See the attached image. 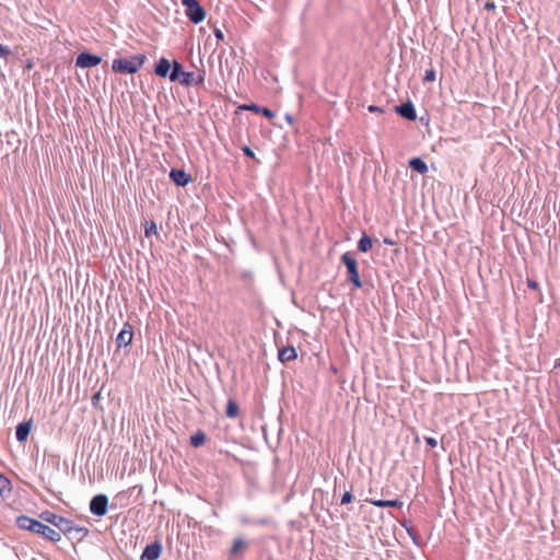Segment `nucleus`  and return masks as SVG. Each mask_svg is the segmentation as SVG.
I'll return each instance as SVG.
<instances>
[{"label": "nucleus", "instance_id": "f257e3e1", "mask_svg": "<svg viewBox=\"0 0 560 560\" xmlns=\"http://www.w3.org/2000/svg\"><path fill=\"white\" fill-rule=\"evenodd\" d=\"M39 517L57 527L59 529L58 533H62L70 540L81 541L89 535L88 528L79 526L73 521L57 515L54 512L44 511L39 514Z\"/></svg>", "mask_w": 560, "mask_h": 560}, {"label": "nucleus", "instance_id": "f03ea898", "mask_svg": "<svg viewBox=\"0 0 560 560\" xmlns=\"http://www.w3.org/2000/svg\"><path fill=\"white\" fill-rule=\"evenodd\" d=\"M145 60L144 54H136L130 58H116L113 60L112 70L119 74H135L142 68Z\"/></svg>", "mask_w": 560, "mask_h": 560}, {"label": "nucleus", "instance_id": "7ed1b4c3", "mask_svg": "<svg viewBox=\"0 0 560 560\" xmlns=\"http://www.w3.org/2000/svg\"><path fill=\"white\" fill-rule=\"evenodd\" d=\"M341 262L345 265L347 270V281L352 284L355 289H362L363 282L359 272V265L351 252H346L340 257Z\"/></svg>", "mask_w": 560, "mask_h": 560}, {"label": "nucleus", "instance_id": "20e7f679", "mask_svg": "<svg viewBox=\"0 0 560 560\" xmlns=\"http://www.w3.org/2000/svg\"><path fill=\"white\" fill-rule=\"evenodd\" d=\"M185 15L192 24L201 23L206 18V10L198 0H182Z\"/></svg>", "mask_w": 560, "mask_h": 560}, {"label": "nucleus", "instance_id": "39448f33", "mask_svg": "<svg viewBox=\"0 0 560 560\" xmlns=\"http://www.w3.org/2000/svg\"><path fill=\"white\" fill-rule=\"evenodd\" d=\"M90 512L98 517L104 516L108 511V498L104 493H98L92 497L90 501Z\"/></svg>", "mask_w": 560, "mask_h": 560}, {"label": "nucleus", "instance_id": "423d86ee", "mask_svg": "<svg viewBox=\"0 0 560 560\" xmlns=\"http://www.w3.org/2000/svg\"><path fill=\"white\" fill-rule=\"evenodd\" d=\"M102 62V57L84 50L77 56L75 67L81 69H90L98 66Z\"/></svg>", "mask_w": 560, "mask_h": 560}, {"label": "nucleus", "instance_id": "0eeeda50", "mask_svg": "<svg viewBox=\"0 0 560 560\" xmlns=\"http://www.w3.org/2000/svg\"><path fill=\"white\" fill-rule=\"evenodd\" d=\"M34 526L35 527L32 533H35L51 542H58L61 540V534L43 522L36 521Z\"/></svg>", "mask_w": 560, "mask_h": 560}, {"label": "nucleus", "instance_id": "6e6552de", "mask_svg": "<svg viewBox=\"0 0 560 560\" xmlns=\"http://www.w3.org/2000/svg\"><path fill=\"white\" fill-rule=\"evenodd\" d=\"M133 338V328L129 322L124 324L122 329L118 332L116 337V347L119 350L120 348H125L129 346Z\"/></svg>", "mask_w": 560, "mask_h": 560}, {"label": "nucleus", "instance_id": "1a4fd4ad", "mask_svg": "<svg viewBox=\"0 0 560 560\" xmlns=\"http://www.w3.org/2000/svg\"><path fill=\"white\" fill-rule=\"evenodd\" d=\"M168 177L178 187H186L191 182V175L184 168H171Z\"/></svg>", "mask_w": 560, "mask_h": 560}, {"label": "nucleus", "instance_id": "9d476101", "mask_svg": "<svg viewBox=\"0 0 560 560\" xmlns=\"http://www.w3.org/2000/svg\"><path fill=\"white\" fill-rule=\"evenodd\" d=\"M237 109L238 110H246V112H253L255 114H260L262 115L264 117H266L267 119H273L276 114L273 110H271L270 108L268 107H264V106H260L256 103H246V104H241L237 106Z\"/></svg>", "mask_w": 560, "mask_h": 560}, {"label": "nucleus", "instance_id": "9b49d317", "mask_svg": "<svg viewBox=\"0 0 560 560\" xmlns=\"http://www.w3.org/2000/svg\"><path fill=\"white\" fill-rule=\"evenodd\" d=\"M163 546L159 540L147 545L140 556V560H158L162 553Z\"/></svg>", "mask_w": 560, "mask_h": 560}, {"label": "nucleus", "instance_id": "f8f14e48", "mask_svg": "<svg viewBox=\"0 0 560 560\" xmlns=\"http://www.w3.org/2000/svg\"><path fill=\"white\" fill-rule=\"evenodd\" d=\"M396 113L407 120H416L417 119V110L411 101H407L401 103L395 107Z\"/></svg>", "mask_w": 560, "mask_h": 560}, {"label": "nucleus", "instance_id": "ddd939ff", "mask_svg": "<svg viewBox=\"0 0 560 560\" xmlns=\"http://www.w3.org/2000/svg\"><path fill=\"white\" fill-rule=\"evenodd\" d=\"M205 78L206 73L203 70L198 73L186 71L184 78L179 80V83L184 86L200 85L205 82Z\"/></svg>", "mask_w": 560, "mask_h": 560}, {"label": "nucleus", "instance_id": "4468645a", "mask_svg": "<svg viewBox=\"0 0 560 560\" xmlns=\"http://www.w3.org/2000/svg\"><path fill=\"white\" fill-rule=\"evenodd\" d=\"M248 547V542L243 537H236L233 539L231 549L229 551L230 558H237L244 555Z\"/></svg>", "mask_w": 560, "mask_h": 560}, {"label": "nucleus", "instance_id": "2eb2a0df", "mask_svg": "<svg viewBox=\"0 0 560 560\" xmlns=\"http://www.w3.org/2000/svg\"><path fill=\"white\" fill-rule=\"evenodd\" d=\"M32 427H33L32 420H26V421L20 422L15 427L16 441L20 443L25 442L31 433Z\"/></svg>", "mask_w": 560, "mask_h": 560}, {"label": "nucleus", "instance_id": "dca6fc26", "mask_svg": "<svg viewBox=\"0 0 560 560\" xmlns=\"http://www.w3.org/2000/svg\"><path fill=\"white\" fill-rule=\"evenodd\" d=\"M171 61L166 57H161L154 65L153 72L159 78H167L170 75Z\"/></svg>", "mask_w": 560, "mask_h": 560}, {"label": "nucleus", "instance_id": "f3484780", "mask_svg": "<svg viewBox=\"0 0 560 560\" xmlns=\"http://www.w3.org/2000/svg\"><path fill=\"white\" fill-rule=\"evenodd\" d=\"M366 502L376 508H396L401 509L404 502L398 499L383 500V499H366Z\"/></svg>", "mask_w": 560, "mask_h": 560}, {"label": "nucleus", "instance_id": "a211bd4d", "mask_svg": "<svg viewBox=\"0 0 560 560\" xmlns=\"http://www.w3.org/2000/svg\"><path fill=\"white\" fill-rule=\"evenodd\" d=\"M168 73L170 75H167V78L170 79L171 82H179V80L184 78L186 71H184L182 63L178 60L174 59L171 62V70Z\"/></svg>", "mask_w": 560, "mask_h": 560}, {"label": "nucleus", "instance_id": "6ab92c4d", "mask_svg": "<svg viewBox=\"0 0 560 560\" xmlns=\"http://www.w3.org/2000/svg\"><path fill=\"white\" fill-rule=\"evenodd\" d=\"M298 358L296 349L293 346L283 347L278 351V359L281 363L293 361Z\"/></svg>", "mask_w": 560, "mask_h": 560}, {"label": "nucleus", "instance_id": "aec40b11", "mask_svg": "<svg viewBox=\"0 0 560 560\" xmlns=\"http://www.w3.org/2000/svg\"><path fill=\"white\" fill-rule=\"evenodd\" d=\"M12 494V482L2 472H0V497L2 500L10 499Z\"/></svg>", "mask_w": 560, "mask_h": 560}, {"label": "nucleus", "instance_id": "412c9836", "mask_svg": "<svg viewBox=\"0 0 560 560\" xmlns=\"http://www.w3.org/2000/svg\"><path fill=\"white\" fill-rule=\"evenodd\" d=\"M37 520L33 518V517H30L27 515H20L16 517V526L20 528V529H24V530H28V532H33L34 529V525L36 523Z\"/></svg>", "mask_w": 560, "mask_h": 560}, {"label": "nucleus", "instance_id": "4be33fe9", "mask_svg": "<svg viewBox=\"0 0 560 560\" xmlns=\"http://www.w3.org/2000/svg\"><path fill=\"white\" fill-rule=\"evenodd\" d=\"M408 165L412 171H415L421 175H424L425 173H428L427 163L419 156L411 158L408 162Z\"/></svg>", "mask_w": 560, "mask_h": 560}, {"label": "nucleus", "instance_id": "5701e85b", "mask_svg": "<svg viewBox=\"0 0 560 560\" xmlns=\"http://www.w3.org/2000/svg\"><path fill=\"white\" fill-rule=\"evenodd\" d=\"M401 527H404L416 546H421V539L417 532L413 529L411 523L407 520L400 521Z\"/></svg>", "mask_w": 560, "mask_h": 560}, {"label": "nucleus", "instance_id": "b1692460", "mask_svg": "<svg viewBox=\"0 0 560 560\" xmlns=\"http://www.w3.org/2000/svg\"><path fill=\"white\" fill-rule=\"evenodd\" d=\"M401 527H404L416 546H421V539L417 532L413 529L411 523L407 520L400 521Z\"/></svg>", "mask_w": 560, "mask_h": 560}, {"label": "nucleus", "instance_id": "393cba45", "mask_svg": "<svg viewBox=\"0 0 560 560\" xmlns=\"http://www.w3.org/2000/svg\"><path fill=\"white\" fill-rule=\"evenodd\" d=\"M401 527H404L416 546H421V539L417 532L413 529L411 523L407 520L400 521Z\"/></svg>", "mask_w": 560, "mask_h": 560}, {"label": "nucleus", "instance_id": "a878e982", "mask_svg": "<svg viewBox=\"0 0 560 560\" xmlns=\"http://www.w3.org/2000/svg\"><path fill=\"white\" fill-rule=\"evenodd\" d=\"M373 247V238L369 236L365 232L362 233L359 242H358V250L361 253H368Z\"/></svg>", "mask_w": 560, "mask_h": 560}, {"label": "nucleus", "instance_id": "bb28decb", "mask_svg": "<svg viewBox=\"0 0 560 560\" xmlns=\"http://www.w3.org/2000/svg\"><path fill=\"white\" fill-rule=\"evenodd\" d=\"M225 416L230 419H235L240 416V407L235 399H228L225 407Z\"/></svg>", "mask_w": 560, "mask_h": 560}, {"label": "nucleus", "instance_id": "cd10ccee", "mask_svg": "<svg viewBox=\"0 0 560 560\" xmlns=\"http://www.w3.org/2000/svg\"><path fill=\"white\" fill-rule=\"evenodd\" d=\"M240 521L243 525L268 526L271 524V520L268 517L253 520L247 516H242Z\"/></svg>", "mask_w": 560, "mask_h": 560}, {"label": "nucleus", "instance_id": "c85d7f7f", "mask_svg": "<svg viewBox=\"0 0 560 560\" xmlns=\"http://www.w3.org/2000/svg\"><path fill=\"white\" fill-rule=\"evenodd\" d=\"M206 440H207L206 433L201 430H198L196 433H194L190 436V445L192 447H200L205 444Z\"/></svg>", "mask_w": 560, "mask_h": 560}, {"label": "nucleus", "instance_id": "c756f323", "mask_svg": "<svg viewBox=\"0 0 560 560\" xmlns=\"http://www.w3.org/2000/svg\"><path fill=\"white\" fill-rule=\"evenodd\" d=\"M144 228V236L151 237L153 234L158 235V226L156 223L153 220L145 221L143 223Z\"/></svg>", "mask_w": 560, "mask_h": 560}, {"label": "nucleus", "instance_id": "7c9ffc66", "mask_svg": "<svg viewBox=\"0 0 560 560\" xmlns=\"http://www.w3.org/2000/svg\"><path fill=\"white\" fill-rule=\"evenodd\" d=\"M436 79V71L431 67L430 69L425 70L424 77L422 79L423 83L427 82H433Z\"/></svg>", "mask_w": 560, "mask_h": 560}, {"label": "nucleus", "instance_id": "2f4dec72", "mask_svg": "<svg viewBox=\"0 0 560 560\" xmlns=\"http://www.w3.org/2000/svg\"><path fill=\"white\" fill-rule=\"evenodd\" d=\"M352 500H353V494L351 493V491H345L340 498V504L341 505L349 504L352 502Z\"/></svg>", "mask_w": 560, "mask_h": 560}, {"label": "nucleus", "instance_id": "473e14b6", "mask_svg": "<svg viewBox=\"0 0 560 560\" xmlns=\"http://www.w3.org/2000/svg\"><path fill=\"white\" fill-rule=\"evenodd\" d=\"M11 48L7 45H3L0 43V59L1 58H8L11 55Z\"/></svg>", "mask_w": 560, "mask_h": 560}, {"label": "nucleus", "instance_id": "72a5a7b5", "mask_svg": "<svg viewBox=\"0 0 560 560\" xmlns=\"http://www.w3.org/2000/svg\"><path fill=\"white\" fill-rule=\"evenodd\" d=\"M242 151L246 158L255 159V152L248 145L243 147Z\"/></svg>", "mask_w": 560, "mask_h": 560}, {"label": "nucleus", "instance_id": "f704fd0d", "mask_svg": "<svg viewBox=\"0 0 560 560\" xmlns=\"http://www.w3.org/2000/svg\"><path fill=\"white\" fill-rule=\"evenodd\" d=\"M526 284H527L528 289H530V290L539 289V283L535 279L528 278L526 281Z\"/></svg>", "mask_w": 560, "mask_h": 560}, {"label": "nucleus", "instance_id": "c9c22d12", "mask_svg": "<svg viewBox=\"0 0 560 560\" xmlns=\"http://www.w3.org/2000/svg\"><path fill=\"white\" fill-rule=\"evenodd\" d=\"M424 441H425L427 445L430 446L431 448H434L438 445V441L435 438L425 436Z\"/></svg>", "mask_w": 560, "mask_h": 560}, {"label": "nucleus", "instance_id": "e433bc0d", "mask_svg": "<svg viewBox=\"0 0 560 560\" xmlns=\"http://www.w3.org/2000/svg\"><path fill=\"white\" fill-rule=\"evenodd\" d=\"M483 8L488 11H494L497 5H495V2L493 0H487L483 4Z\"/></svg>", "mask_w": 560, "mask_h": 560}, {"label": "nucleus", "instance_id": "4c0bfd02", "mask_svg": "<svg viewBox=\"0 0 560 560\" xmlns=\"http://www.w3.org/2000/svg\"><path fill=\"white\" fill-rule=\"evenodd\" d=\"M368 110L370 113H383L384 112V109L382 107L377 106V105H370V106H368Z\"/></svg>", "mask_w": 560, "mask_h": 560}, {"label": "nucleus", "instance_id": "58836bf2", "mask_svg": "<svg viewBox=\"0 0 560 560\" xmlns=\"http://www.w3.org/2000/svg\"><path fill=\"white\" fill-rule=\"evenodd\" d=\"M213 34L217 39L222 40L224 38V34L220 28H214Z\"/></svg>", "mask_w": 560, "mask_h": 560}, {"label": "nucleus", "instance_id": "ea45409f", "mask_svg": "<svg viewBox=\"0 0 560 560\" xmlns=\"http://www.w3.org/2000/svg\"><path fill=\"white\" fill-rule=\"evenodd\" d=\"M284 119H285V120H287V122H288V124H290V125H292V124H293V121H294L293 116H292L291 114H289V113H287V114L284 115Z\"/></svg>", "mask_w": 560, "mask_h": 560}, {"label": "nucleus", "instance_id": "a19ab883", "mask_svg": "<svg viewBox=\"0 0 560 560\" xmlns=\"http://www.w3.org/2000/svg\"><path fill=\"white\" fill-rule=\"evenodd\" d=\"M101 397V393H95L93 396H92V404L93 405H96V401L100 399Z\"/></svg>", "mask_w": 560, "mask_h": 560}, {"label": "nucleus", "instance_id": "79ce46f5", "mask_svg": "<svg viewBox=\"0 0 560 560\" xmlns=\"http://www.w3.org/2000/svg\"><path fill=\"white\" fill-rule=\"evenodd\" d=\"M384 243L387 244V245H393L394 242L389 238H384Z\"/></svg>", "mask_w": 560, "mask_h": 560}, {"label": "nucleus", "instance_id": "37998d69", "mask_svg": "<svg viewBox=\"0 0 560 560\" xmlns=\"http://www.w3.org/2000/svg\"><path fill=\"white\" fill-rule=\"evenodd\" d=\"M555 369H560V359L555 362Z\"/></svg>", "mask_w": 560, "mask_h": 560}, {"label": "nucleus", "instance_id": "c03bdc74", "mask_svg": "<svg viewBox=\"0 0 560 560\" xmlns=\"http://www.w3.org/2000/svg\"><path fill=\"white\" fill-rule=\"evenodd\" d=\"M27 68L31 69L32 68V62H28L27 63Z\"/></svg>", "mask_w": 560, "mask_h": 560}]
</instances>
